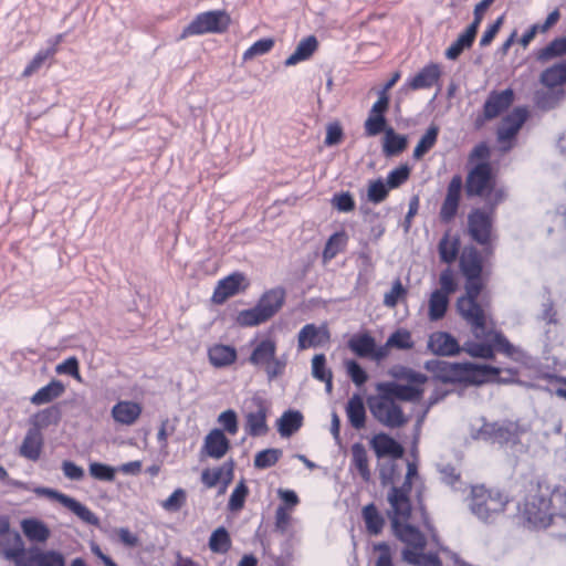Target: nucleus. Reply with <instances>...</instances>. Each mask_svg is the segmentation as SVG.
<instances>
[{"mask_svg":"<svg viewBox=\"0 0 566 566\" xmlns=\"http://www.w3.org/2000/svg\"><path fill=\"white\" fill-rule=\"evenodd\" d=\"M480 286H465V294L457 301V308L461 317L469 324L474 337L481 342L468 340L462 350L474 358L493 359L494 352L513 356L514 346L507 338L495 329V324L485 308L478 303L481 294Z\"/></svg>","mask_w":566,"mask_h":566,"instance_id":"1","label":"nucleus"},{"mask_svg":"<svg viewBox=\"0 0 566 566\" xmlns=\"http://www.w3.org/2000/svg\"><path fill=\"white\" fill-rule=\"evenodd\" d=\"M520 513L534 528H546L556 517L566 520V488L551 489L546 482H530Z\"/></svg>","mask_w":566,"mask_h":566,"instance_id":"2","label":"nucleus"},{"mask_svg":"<svg viewBox=\"0 0 566 566\" xmlns=\"http://www.w3.org/2000/svg\"><path fill=\"white\" fill-rule=\"evenodd\" d=\"M424 368L436 380L443 384L481 385L501 374V369L494 366L438 359L428 360Z\"/></svg>","mask_w":566,"mask_h":566,"instance_id":"3","label":"nucleus"},{"mask_svg":"<svg viewBox=\"0 0 566 566\" xmlns=\"http://www.w3.org/2000/svg\"><path fill=\"white\" fill-rule=\"evenodd\" d=\"M464 190L469 198H482L492 207L505 199V191L497 187L496 175L489 161L478 163L468 171Z\"/></svg>","mask_w":566,"mask_h":566,"instance_id":"4","label":"nucleus"},{"mask_svg":"<svg viewBox=\"0 0 566 566\" xmlns=\"http://www.w3.org/2000/svg\"><path fill=\"white\" fill-rule=\"evenodd\" d=\"M284 302L285 290L283 287L268 290L261 295L254 307L238 313L237 323L241 327H252L265 323L282 308Z\"/></svg>","mask_w":566,"mask_h":566,"instance_id":"5","label":"nucleus"},{"mask_svg":"<svg viewBox=\"0 0 566 566\" xmlns=\"http://www.w3.org/2000/svg\"><path fill=\"white\" fill-rule=\"evenodd\" d=\"M277 344L272 337L255 343L248 360L251 365L262 368L269 381L281 377L286 368V360L276 356Z\"/></svg>","mask_w":566,"mask_h":566,"instance_id":"6","label":"nucleus"},{"mask_svg":"<svg viewBox=\"0 0 566 566\" xmlns=\"http://www.w3.org/2000/svg\"><path fill=\"white\" fill-rule=\"evenodd\" d=\"M231 24V18L224 10H211L199 13L182 30L179 40L206 33H223Z\"/></svg>","mask_w":566,"mask_h":566,"instance_id":"7","label":"nucleus"},{"mask_svg":"<svg viewBox=\"0 0 566 566\" xmlns=\"http://www.w3.org/2000/svg\"><path fill=\"white\" fill-rule=\"evenodd\" d=\"M377 397L370 398L368 401L373 417L388 428H400L407 423L401 407L384 390H378Z\"/></svg>","mask_w":566,"mask_h":566,"instance_id":"8","label":"nucleus"},{"mask_svg":"<svg viewBox=\"0 0 566 566\" xmlns=\"http://www.w3.org/2000/svg\"><path fill=\"white\" fill-rule=\"evenodd\" d=\"M496 207L474 208L468 214V233L473 241L492 253L493 219Z\"/></svg>","mask_w":566,"mask_h":566,"instance_id":"9","label":"nucleus"},{"mask_svg":"<svg viewBox=\"0 0 566 566\" xmlns=\"http://www.w3.org/2000/svg\"><path fill=\"white\" fill-rule=\"evenodd\" d=\"M515 101V93L512 88L503 91L493 90L488 95L482 113L474 119V128L481 129L486 122L499 117L502 113L511 107Z\"/></svg>","mask_w":566,"mask_h":566,"instance_id":"10","label":"nucleus"},{"mask_svg":"<svg viewBox=\"0 0 566 566\" xmlns=\"http://www.w3.org/2000/svg\"><path fill=\"white\" fill-rule=\"evenodd\" d=\"M463 191V179L461 175H453L447 185L446 196L439 210V219L443 223L452 222L459 211Z\"/></svg>","mask_w":566,"mask_h":566,"instance_id":"11","label":"nucleus"},{"mask_svg":"<svg viewBox=\"0 0 566 566\" xmlns=\"http://www.w3.org/2000/svg\"><path fill=\"white\" fill-rule=\"evenodd\" d=\"M479 433L484 440L493 443L515 444L520 440L521 430L518 424L512 421L486 422L480 428Z\"/></svg>","mask_w":566,"mask_h":566,"instance_id":"12","label":"nucleus"},{"mask_svg":"<svg viewBox=\"0 0 566 566\" xmlns=\"http://www.w3.org/2000/svg\"><path fill=\"white\" fill-rule=\"evenodd\" d=\"M411 490L392 486L388 494L387 501L391 507V526L398 527V524L408 522L412 513V504L410 500Z\"/></svg>","mask_w":566,"mask_h":566,"instance_id":"13","label":"nucleus"},{"mask_svg":"<svg viewBox=\"0 0 566 566\" xmlns=\"http://www.w3.org/2000/svg\"><path fill=\"white\" fill-rule=\"evenodd\" d=\"M250 286V281L242 272H233L218 281L211 296L212 303L223 304L228 298L244 292Z\"/></svg>","mask_w":566,"mask_h":566,"instance_id":"14","label":"nucleus"},{"mask_svg":"<svg viewBox=\"0 0 566 566\" xmlns=\"http://www.w3.org/2000/svg\"><path fill=\"white\" fill-rule=\"evenodd\" d=\"M507 500L500 493L491 490H483L474 493L472 510L482 520H488L492 514L503 512Z\"/></svg>","mask_w":566,"mask_h":566,"instance_id":"15","label":"nucleus"},{"mask_svg":"<svg viewBox=\"0 0 566 566\" xmlns=\"http://www.w3.org/2000/svg\"><path fill=\"white\" fill-rule=\"evenodd\" d=\"M460 269L467 279L465 286H480L483 289V263L480 252L475 248H467L460 258Z\"/></svg>","mask_w":566,"mask_h":566,"instance_id":"16","label":"nucleus"},{"mask_svg":"<svg viewBox=\"0 0 566 566\" xmlns=\"http://www.w3.org/2000/svg\"><path fill=\"white\" fill-rule=\"evenodd\" d=\"M389 105L386 99H377L368 112L367 118L364 123V134L367 137H375L381 133L386 134L389 129L388 120L386 117L389 111Z\"/></svg>","mask_w":566,"mask_h":566,"instance_id":"17","label":"nucleus"},{"mask_svg":"<svg viewBox=\"0 0 566 566\" xmlns=\"http://www.w3.org/2000/svg\"><path fill=\"white\" fill-rule=\"evenodd\" d=\"M528 117L526 107H515L510 114L503 117L501 126L497 129V139L500 143L511 142L518 134Z\"/></svg>","mask_w":566,"mask_h":566,"instance_id":"18","label":"nucleus"},{"mask_svg":"<svg viewBox=\"0 0 566 566\" xmlns=\"http://www.w3.org/2000/svg\"><path fill=\"white\" fill-rule=\"evenodd\" d=\"M44 494L49 495L50 497L57 501L60 504H62L64 507L69 509L71 512H73L80 520L85 522L90 525H98L99 520L98 517L84 504L78 502L77 500L57 492L55 490L51 489H43L42 491Z\"/></svg>","mask_w":566,"mask_h":566,"instance_id":"19","label":"nucleus"},{"mask_svg":"<svg viewBox=\"0 0 566 566\" xmlns=\"http://www.w3.org/2000/svg\"><path fill=\"white\" fill-rule=\"evenodd\" d=\"M331 340V334L326 325H304L297 335V348L304 350L311 347L323 346Z\"/></svg>","mask_w":566,"mask_h":566,"instance_id":"20","label":"nucleus"},{"mask_svg":"<svg viewBox=\"0 0 566 566\" xmlns=\"http://www.w3.org/2000/svg\"><path fill=\"white\" fill-rule=\"evenodd\" d=\"M349 471L353 474H357L364 483H369L371 481L368 451L360 442H355L350 447Z\"/></svg>","mask_w":566,"mask_h":566,"instance_id":"21","label":"nucleus"},{"mask_svg":"<svg viewBox=\"0 0 566 566\" xmlns=\"http://www.w3.org/2000/svg\"><path fill=\"white\" fill-rule=\"evenodd\" d=\"M396 536L407 545L403 551L423 552L427 546L426 536L416 526L407 522L392 527Z\"/></svg>","mask_w":566,"mask_h":566,"instance_id":"22","label":"nucleus"},{"mask_svg":"<svg viewBox=\"0 0 566 566\" xmlns=\"http://www.w3.org/2000/svg\"><path fill=\"white\" fill-rule=\"evenodd\" d=\"M441 67L437 63L424 65L416 75L409 77L406 86L412 91L430 88L436 85L441 77Z\"/></svg>","mask_w":566,"mask_h":566,"instance_id":"23","label":"nucleus"},{"mask_svg":"<svg viewBox=\"0 0 566 566\" xmlns=\"http://www.w3.org/2000/svg\"><path fill=\"white\" fill-rule=\"evenodd\" d=\"M370 447L379 459L384 457L400 459L405 453L403 447L384 432L377 433L370 439Z\"/></svg>","mask_w":566,"mask_h":566,"instance_id":"24","label":"nucleus"},{"mask_svg":"<svg viewBox=\"0 0 566 566\" xmlns=\"http://www.w3.org/2000/svg\"><path fill=\"white\" fill-rule=\"evenodd\" d=\"M269 409L262 400L258 401V409L245 415L244 430L250 437L265 436L269 431L266 423Z\"/></svg>","mask_w":566,"mask_h":566,"instance_id":"25","label":"nucleus"},{"mask_svg":"<svg viewBox=\"0 0 566 566\" xmlns=\"http://www.w3.org/2000/svg\"><path fill=\"white\" fill-rule=\"evenodd\" d=\"M428 348L436 355L454 356L460 353L458 340L447 332H436L430 335Z\"/></svg>","mask_w":566,"mask_h":566,"instance_id":"26","label":"nucleus"},{"mask_svg":"<svg viewBox=\"0 0 566 566\" xmlns=\"http://www.w3.org/2000/svg\"><path fill=\"white\" fill-rule=\"evenodd\" d=\"M378 390H384L394 400L419 401L424 392L423 387L401 385L397 382H381L377 386Z\"/></svg>","mask_w":566,"mask_h":566,"instance_id":"27","label":"nucleus"},{"mask_svg":"<svg viewBox=\"0 0 566 566\" xmlns=\"http://www.w3.org/2000/svg\"><path fill=\"white\" fill-rule=\"evenodd\" d=\"M143 407L139 402L120 400L112 408V417L116 423L133 426L142 416Z\"/></svg>","mask_w":566,"mask_h":566,"instance_id":"28","label":"nucleus"},{"mask_svg":"<svg viewBox=\"0 0 566 566\" xmlns=\"http://www.w3.org/2000/svg\"><path fill=\"white\" fill-rule=\"evenodd\" d=\"M209 363L216 368H226L237 361L238 353L233 346L213 344L208 348Z\"/></svg>","mask_w":566,"mask_h":566,"instance_id":"29","label":"nucleus"},{"mask_svg":"<svg viewBox=\"0 0 566 566\" xmlns=\"http://www.w3.org/2000/svg\"><path fill=\"white\" fill-rule=\"evenodd\" d=\"M63 41V34H57L54 36V39L51 41V46L45 50H40L33 59L29 62V64L24 67L22 72L23 77H30L34 73H36L44 63L53 59L54 55L59 51V45Z\"/></svg>","mask_w":566,"mask_h":566,"instance_id":"30","label":"nucleus"},{"mask_svg":"<svg viewBox=\"0 0 566 566\" xmlns=\"http://www.w3.org/2000/svg\"><path fill=\"white\" fill-rule=\"evenodd\" d=\"M230 442L222 430L213 429L205 438L203 449L213 459H221L229 450Z\"/></svg>","mask_w":566,"mask_h":566,"instance_id":"31","label":"nucleus"},{"mask_svg":"<svg viewBox=\"0 0 566 566\" xmlns=\"http://www.w3.org/2000/svg\"><path fill=\"white\" fill-rule=\"evenodd\" d=\"M461 241L458 234L446 231L438 244L439 258L442 263L452 264L459 255Z\"/></svg>","mask_w":566,"mask_h":566,"instance_id":"32","label":"nucleus"},{"mask_svg":"<svg viewBox=\"0 0 566 566\" xmlns=\"http://www.w3.org/2000/svg\"><path fill=\"white\" fill-rule=\"evenodd\" d=\"M42 448V433L36 429H29L22 441L19 453L28 460L38 461L41 457Z\"/></svg>","mask_w":566,"mask_h":566,"instance_id":"33","label":"nucleus"},{"mask_svg":"<svg viewBox=\"0 0 566 566\" xmlns=\"http://www.w3.org/2000/svg\"><path fill=\"white\" fill-rule=\"evenodd\" d=\"M318 49L316 36L308 35L300 41L295 51L285 60V66H293L308 60Z\"/></svg>","mask_w":566,"mask_h":566,"instance_id":"34","label":"nucleus"},{"mask_svg":"<svg viewBox=\"0 0 566 566\" xmlns=\"http://www.w3.org/2000/svg\"><path fill=\"white\" fill-rule=\"evenodd\" d=\"M233 478L232 468L218 467L213 469H205L201 473V482L206 488H214L218 483H222V491L230 484Z\"/></svg>","mask_w":566,"mask_h":566,"instance_id":"35","label":"nucleus"},{"mask_svg":"<svg viewBox=\"0 0 566 566\" xmlns=\"http://www.w3.org/2000/svg\"><path fill=\"white\" fill-rule=\"evenodd\" d=\"M65 391V386L61 380L53 379L44 387L40 388L31 398L30 401L34 406L50 403L61 397Z\"/></svg>","mask_w":566,"mask_h":566,"instance_id":"36","label":"nucleus"},{"mask_svg":"<svg viewBox=\"0 0 566 566\" xmlns=\"http://www.w3.org/2000/svg\"><path fill=\"white\" fill-rule=\"evenodd\" d=\"M361 517L369 535H379L382 532L386 521L375 503H369L361 509Z\"/></svg>","mask_w":566,"mask_h":566,"instance_id":"37","label":"nucleus"},{"mask_svg":"<svg viewBox=\"0 0 566 566\" xmlns=\"http://www.w3.org/2000/svg\"><path fill=\"white\" fill-rule=\"evenodd\" d=\"M539 82L546 88H559L566 83V60L545 69L539 76Z\"/></svg>","mask_w":566,"mask_h":566,"instance_id":"38","label":"nucleus"},{"mask_svg":"<svg viewBox=\"0 0 566 566\" xmlns=\"http://www.w3.org/2000/svg\"><path fill=\"white\" fill-rule=\"evenodd\" d=\"M346 415L350 426L356 430H360L365 427L366 409L363 398L359 395L355 394L348 400L346 406Z\"/></svg>","mask_w":566,"mask_h":566,"instance_id":"39","label":"nucleus"},{"mask_svg":"<svg viewBox=\"0 0 566 566\" xmlns=\"http://www.w3.org/2000/svg\"><path fill=\"white\" fill-rule=\"evenodd\" d=\"M408 138L395 132L392 127L386 130L382 138V153L386 157H394L406 150Z\"/></svg>","mask_w":566,"mask_h":566,"instance_id":"40","label":"nucleus"},{"mask_svg":"<svg viewBox=\"0 0 566 566\" xmlns=\"http://www.w3.org/2000/svg\"><path fill=\"white\" fill-rule=\"evenodd\" d=\"M62 411L56 405L50 406L34 413L31 418V429H36L41 432V429H45L50 426H55L61 421Z\"/></svg>","mask_w":566,"mask_h":566,"instance_id":"41","label":"nucleus"},{"mask_svg":"<svg viewBox=\"0 0 566 566\" xmlns=\"http://www.w3.org/2000/svg\"><path fill=\"white\" fill-rule=\"evenodd\" d=\"M565 96L564 87L538 91L535 94V105L543 111H549L558 106Z\"/></svg>","mask_w":566,"mask_h":566,"instance_id":"42","label":"nucleus"},{"mask_svg":"<svg viewBox=\"0 0 566 566\" xmlns=\"http://www.w3.org/2000/svg\"><path fill=\"white\" fill-rule=\"evenodd\" d=\"M478 30L470 25L461 33L458 39L446 50V57L449 60H457L461 53L472 46L476 36Z\"/></svg>","mask_w":566,"mask_h":566,"instance_id":"43","label":"nucleus"},{"mask_svg":"<svg viewBox=\"0 0 566 566\" xmlns=\"http://www.w3.org/2000/svg\"><path fill=\"white\" fill-rule=\"evenodd\" d=\"M375 338L368 333L354 335L348 340L349 349L358 357H370L375 352Z\"/></svg>","mask_w":566,"mask_h":566,"instance_id":"44","label":"nucleus"},{"mask_svg":"<svg viewBox=\"0 0 566 566\" xmlns=\"http://www.w3.org/2000/svg\"><path fill=\"white\" fill-rule=\"evenodd\" d=\"M348 235L344 230L332 234L322 253L323 261L328 262L333 260L338 253L343 252L347 245Z\"/></svg>","mask_w":566,"mask_h":566,"instance_id":"45","label":"nucleus"},{"mask_svg":"<svg viewBox=\"0 0 566 566\" xmlns=\"http://www.w3.org/2000/svg\"><path fill=\"white\" fill-rule=\"evenodd\" d=\"M303 424V415L296 410L285 411L279 420V432L283 437H290Z\"/></svg>","mask_w":566,"mask_h":566,"instance_id":"46","label":"nucleus"},{"mask_svg":"<svg viewBox=\"0 0 566 566\" xmlns=\"http://www.w3.org/2000/svg\"><path fill=\"white\" fill-rule=\"evenodd\" d=\"M402 558L410 565L413 566H442V562L438 554L415 551H402Z\"/></svg>","mask_w":566,"mask_h":566,"instance_id":"47","label":"nucleus"},{"mask_svg":"<svg viewBox=\"0 0 566 566\" xmlns=\"http://www.w3.org/2000/svg\"><path fill=\"white\" fill-rule=\"evenodd\" d=\"M449 306V297L440 294V292H432L429 297L428 316L431 322L439 321L444 317Z\"/></svg>","mask_w":566,"mask_h":566,"instance_id":"48","label":"nucleus"},{"mask_svg":"<svg viewBox=\"0 0 566 566\" xmlns=\"http://www.w3.org/2000/svg\"><path fill=\"white\" fill-rule=\"evenodd\" d=\"M439 135V127L431 125L424 135L420 138L417 146L413 149L412 157L415 160H420L422 157L434 147Z\"/></svg>","mask_w":566,"mask_h":566,"instance_id":"49","label":"nucleus"},{"mask_svg":"<svg viewBox=\"0 0 566 566\" xmlns=\"http://www.w3.org/2000/svg\"><path fill=\"white\" fill-rule=\"evenodd\" d=\"M566 54V38H557L536 53L537 61L545 63Z\"/></svg>","mask_w":566,"mask_h":566,"instance_id":"50","label":"nucleus"},{"mask_svg":"<svg viewBox=\"0 0 566 566\" xmlns=\"http://www.w3.org/2000/svg\"><path fill=\"white\" fill-rule=\"evenodd\" d=\"M312 374L314 378L326 384V388L328 391L332 390L333 374L331 369L326 367V358L324 354H317L313 357Z\"/></svg>","mask_w":566,"mask_h":566,"instance_id":"51","label":"nucleus"},{"mask_svg":"<svg viewBox=\"0 0 566 566\" xmlns=\"http://www.w3.org/2000/svg\"><path fill=\"white\" fill-rule=\"evenodd\" d=\"M232 545L229 532L220 526L214 530L209 538V548L217 554H226Z\"/></svg>","mask_w":566,"mask_h":566,"instance_id":"52","label":"nucleus"},{"mask_svg":"<svg viewBox=\"0 0 566 566\" xmlns=\"http://www.w3.org/2000/svg\"><path fill=\"white\" fill-rule=\"evenodd\" d=\"M22 531L30 541L45 542L50 536L48 527L36 520H24Z\"/></svg>","mask_w":566,"mask_h":566,"instance_id":"53","label":"nucleus"},{"mask_svg":"<svg viewBox=\"0 0 566 566\" xmlns=\"http://www.w3.org/2000/svg\"><path fill=\"white\" fill-rule=\"evenodd\" d=\"M387 346L409 350L415 346L411 333L406 328H398L387 339Z\"/></svg>","mask_w":566,"mask_h":566,"instance_id":"54","label":"nucleus"},{"mask_svg":"<svg viewBox=\"0 0 566 566\" xmlns=\"http://www.w3.org/2000/svg\"><path fill=\"white\" fill-rule=\"evenodd\" d=\"M274 44L275 41L272 38L260 39L243 52L242 60L250 61L256 56L264 55L274 48Z\"/></svg>","mask_w":566,"mask_h":566,"instance_id":"55","label":"nucleus"},{"mask_svg":"<svg viewBox=\"0 0 566 566\" xmlns=\"http://www.w3.org/2000/svg\"><path fill=\"white\" fill-rule=\"evenodd\" d=\"M282 457L280 449H265L258 452L254 457V467L256 469H268L275 465Z\"/></svg>","mask_w":566,"mask_h":566,"instance_id":"56","label":"nucleus"},{"mask_svg":"<svg viewBox=\"0 0 566 566\" xmlns=\"http://www.w3.org/2000/svg\"><path fill=\"white\" fill-rule=\"evenodd\" d=\"M389 189L381 179L371 180L368 184L367 198L373 203H380L387 199Z\"/></svg>","mask_w":566,"mask_h":566,"instance_id":"57","label":"nucleus"},{"mask_svg":"<svg viewBox=\"0 0 566 566\" xmlns=\"http://www.w3.org/2000/svg\"><path fill=\"white\" fill-rule=\"evenodd\" d=\"M88 471L91 476L98 481L112 482L116 475V470L113 467L101 462H92Z\"/></svg>","mask_w":566,"mask_h":566,"instance_id":"58","label":"nucleus"},{"mask_svg":"<svg viewBox=\"0 0 566 566\" xmlns=\"http://www.w3.org/2000/svg\"><path fill=\"white\" fill-rule=\"evenodd\" d=\"M31 559L35 566H65L63 556L56 552H39Z\"/></svg>","mask_w":566,"mask_h":566,"instance_id":"59","label":"nucleus"},{"mask_svg":"<svg viewBox=\"0 0 566 566\" xmlns=\"http://www.w3.org/2000/svg\"><path fill=\"white\" fill-rule=\"evenodd\" d=\"M395 377L399 380H405L410 386H419L423 387L427 382L428 377L419 371H416L408 367H401L397 373H395Z\"/></svg>","mask_w":566,"mask_h":566,"instance_id":"60","label":"nucleus"},{"mask_svg":"<svg viewBox=\"0 0 566 566\" xmlns=\"http://www.w3.org/2000/svg\"><path fill=\"white\" fill-rule=\"evenodd\" d=\"M439 284L440 289L434 290V292H440V294L448 297L458 290V284L451 269H446L440 273Z\"/></svg>","mask_w":566,"mask_h":566,"instance_id":"61","label":"nucleus"},{"mask_svg":"<svg viewBox=\"0 0 566 566\" xmlns=\"http://www.w3.org/2000/svg\"><path fill=\"white\" fill-rule=\"evenodd\" d=\"M410 176V168L407 165H401L392 169L387 176V186L395 189L403 185Z\"/></svg>","mask_w":566,"mask_h":566,"instance_id":"62","label":"nucleus"},{"mask_svg":"<svg viewBox=\"0 0 566 566\" xmlns=\"http://www.w3.org/2000/svg\"><path fill=\"white\" fill-rule=\"evenodd\" d=\"M249 489L243 481L238 483L235 489L232 491L229 499V509L231 511H240L245 502V497L248 496Z\"/></svg>","mask_w":566,"mask_h":566,"instance_id":"63","label":"nucleus"},{"mask_svg":"<svg viewBox=\"0 0 566 566\" xmlns=\"http://www.w3.org/2000/svg\"><path fill=\"white\" fill-rule=\"evenodd\" d=\"M332 206L340 212H352L355 209V200L350 192L335 193L331 200Z\"/></svg>","mask_w":566,"mask_h":566,"instance_id":"64","label":"nucleus"}]
</instances>
